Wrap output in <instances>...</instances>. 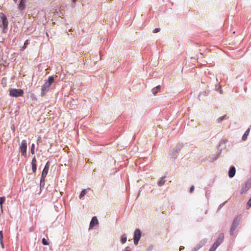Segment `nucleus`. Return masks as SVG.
Here are the masks:
<instances>
[{"label": "nucleus", "instance_id": "ddd939ff", "mask_svg": "<svg viewBox=\"0 0 251 251\" xmlns=\"http://www.w3.org/2000/svg\"><path fill=\"white\" fill-rule=\"evenodd\" d=\"M249 186L248 185V184L247 183H246L244 185V186H243V187L242 188V189H241V193L242 194L246 193L247 191V190L249 189Z\"/></svg>", "mask_w": 251, "mask_h": 251}, {"label": "nucleus", "instance_id": "20e7f679", "mask_svg": "<svg viewBox=\"0 0 251 251\" xmlns=\"http://www.w3.org/2000/svg\"><path fill=\"white\" fill-rule=\"evenodd\" d=\"M26 148H27L26 141L25 140H23L22 141L21 145H20V149L21 151L22 154L25 157L26 155Z\"/></svg>", "mask_w": 251, "mask_h": 251}, {"label": "nucleus", "instance_id": "4468645a", "mask_svg": "<svg viewBox=\"0 0 251 251\" xmlns=\"http://www.w3.org/2000/svg\"><path fill=\"white\" fill-rule=\"evenodd\" d=\"M89 190H90L89 188L83 190L79 195V198L81 199L82 197H83Z\"/></svg>", "mask_w": 251, "mask_h": 251}, {"label": "nucleus", "instance_id": "cd10ccee", "mask_svg": "<svg viewBox=\"0 0 251 251\" xmlns=\"http://www.w3.org/2000/svg\"><path fill=\"white\" fill-rule=\"evenodd\" d=\"M194 186H192L190 188V193H192L194 191Z\"/></svg>", "mask_w": 251, "mask_h": 251}, {"label": "nucleus", "instance_id": "9b49d317", "mask_svg": "<svg viewBox=\"0 0 251 251\" xmlns=\"http://www.w3.org/2000/svg\"><path fill=\"white\" fill-rule=\"evenodd\" d=\"M235 174V168L234 167H230L229 171L228 172V176L230 177H232L234 176Z\"/></svg>", "mask_w": 251, "mask_h": 251}, {"label": "nucleus", "instance_id": "1a4fd4ad", "mask_svg": "<svg viewBox=\"0 0 251 251\" xmlns=\"http://www.w3.org/2000/svg\"><path fill=\"white\" fill-rule=\"evenodd\" d=\"M98 224V221L96 217H93L90 224L89 228H93L95 226Z\"/></svg>", "mask_w": 251, "mask_h": 251}, {"label": "nucleus", "instance_id": "5701e85b", "mask_svg": "<svg viewBox=\"0 0 251 251\" xmlns=\"http://www.w3.org/2000/svg\"><path fill=\"white\" fill-rule=\"evenodd\" d=\"M32 169L33 173L36 171V165H32Z\"/></svg>", "mask_w": 251, "mask_h": 251}, {"label": "nucleus", "instance_id": "a878e982", "mask_svg": "<svg viewBox=\"0 0 251 251\" xmlns=\"http://www.w3.org/2000/svg\"><path fill=\"white\" fill-rule=\"evenodd\" d=\"M160 31V29L159 28H156L153 30V32L155 33Z\"/></svg>", "mask_w": 251, "mask_h": 251}, {"label": "nucleus", "instance_id": "c85d7f7f", "mask_svg": "<svg viewBox=\"0 0 251 251\" xmlns=\"http://www.w3.org/2000/svg\"><path fill=\"white\" fill-rule=\"evenodd\" d=\"M28 44V40H26L25 42V44H24V46Z\"/></svg>", "mask_w": 251, "mask_h": 251}, {"label": "nucleus", "instance_id": "7ed1b4c3", "mask_svg": "<svg viewBox=\"0 0 251 251\" xmlns=\"http://www.w3.org/2000/svg\"><path fill=\"white\" fill-rule=\"evenodd\" d=\"M9 94L12 97H18L23 95L24 91L21 89H12L10 90Z\"/></svg>", "mask_w": 251, "mask_h": 251}, {"label": "nucleus", "instance_id": "393cba45", "mask_svg": "<svg viewBox=\"0 0 251 251\" xmlns=\"http://www.w3.org/2000/svg\"><path fill=\"white\" fill-rule=\"evenodd\" d=\"M2 239H3L2 232V231H0V240L1 241V244L2 245H3V244L2 243Z\"/></svg>", "mask_w": 251, "mask_h": 251}, {"label": "nucleus", "instance_id": "b1692460", "mask_svg": "<svg viewBox=\"0 0 251 251\" xmlns=\"http://www.w3.org/2000/svg\"><path fill=\"white\" fill-rule=\"evenodd\" d=\"M247 206H248V207L247 208H249L250 207H251V198H250V199L248 201V202H247Z\"/></svg>", "mask_w": 251, "mask_h": 251}, {"label": "nucleus", "instance_id": "dca6fc26", "mask_svg": "<svg viewBox=\"0 0 251 251\" xmlns=\"http://www.w3.org/2000/svg\"><path fill=\"white\" fill-rule=\"evenodd\" d=\"M249 131H250V129L249 128L248 130H247L246 131L244 134L243 135L242 139L243 141H245L247 139V136H248L249 133Z\"/></svg>", "mask_w": 251, "mask_h": 251}, {"label": "nucleus", "instance_id": "aec40b11", "mask_svg": "<svg viewBox=\"0 0 251 251\" xmlns=\"http://www.w3.org/2000/svg\"><path fill=\"white\" fill-rule=\"evenodd\" d=\"M217 247L215 245H214L213 244V245L212 246V247L210 249L209 251H215V250L217 249Z\"/></svg>", "mask_w": 251, "mask_h": 251}, {"label": "nucleus", "instance_id": "4be33fe9", "mask_svg": "<svg viewBox=\"0 0 251 251\" xmlns=\"http://www.w3.org/2000/svg\"><path fill=\"white\" fill-rule=\"evenodd\" d=\"M31 164L32 165H36V160L35 157L32 159Z\"/></svg>", "mask_w": 251, "mask_h": 251}, {"label": "nucleus", "instance_id": "39448f33", "mask_svg": "<svg viewBox=\"0 0 251 251\" xmlns=\"http://www.w3.org/2000/svg\"><path fill=\"white\" fill-rule=\"evenodd\" d=\"M240 222V218L239 217H236L232 224L231 228H230V234H232L236 228V227L238 226L239 225V223Z\"/></svg>", "mask_w": 251, "mask_h": 251}, {"label": "nucleus", "instance_id": "2eb2a0df", "mask_svg": "<svg viewBox=\"0 0 251 251\" xmlns=\"http://www.w3.org/2000/svg\"><path fill=\"white\" fill-rule=\"evenodd\" d=\"M4 201H5L4 197H0V206L1 211L2 213L3 212L2 204L4 202Z\"/></svg>", "mask_w": 251, "mask_h": 251}, {"label": "nucleus", "instance_id": "a211bd4d", "mask_svg": "<svg viewBox=\"0 0 251 251\" xmlns=\"http://www.w3.org/2000/svg\"><path fill=\"white\" fill-rule=\"evenodd\" d=\"M164 177L161 178V179L158 182V184L159 186L163 185L165 183V180H164Z\"/></svg>", "mask_w": 251, "mask_h": 251}, {"label": "nucleus", "instance_id": "6e6552de", "mask_svg": "<svg viewBox=\"0 0 251 251\" xmlns=\"http://www.w3.org/2000/svg\"><path fill=\"white\" fill-rule=\"evenodd\" d=\"M224 238V235L223 233H221L219 234L218 239L216 240L215 242L214 243V245L217 246V247L222 243Z\"/></svg>", "mask_w": 251, "mask_h": 251}, {"label": "nucleus", "instance_id": "f257e3e1", "mask_svg": "<svg viewBox=\"0 0 251 251\" xmlns=\"http://www.w3.org/2000/svg\"><path fill=\"white\" fill-rule=\"evenodd\" d=\"M54 82V78L53 76H49L48 80H46L44 84L41 87V95L42 97L45 96V94L49 90L50 86Z\"/></svg>", "mask_w": 251, "mask_h": 251}, {"label": "nucleus", "instance_id": "f03ea898", "mask_svg": "<svg viewBox=\"0 0 251 251\" xmlns=\"http://www.w3.org/2000/svg\"><path fill=\"white\" fill-rule=\"evenodd\" d=\"M0 18L1 22V24L0 25V26L2 28L3 32L6 33L8 25V20L6 17L3 13H0Z\"/></svg>", "mask_w": 251, "mask_h": 251}, {"label": "nucleus", "instance_id": "423d86ee", "mask_svg": "<svg viewBox=\"0 0 251 251\" xmlns=\"http://www.w3.org/2000/svg\"><path fill=\"white\" fill-rule=\"evenodd\" d=\"M141 236V232L140 229H136L134 234V243L137 245Z\"/></svg>", "mask_w": 251, "mask_h": 251}, {"label": "nucleus", "instance_id": "2f4dec72", "mask_svg": "<svg viewBox=\"0 0 251 251\" xmlns=\"http://www.w3.org/2000/svg\"><path fill=\"white\" fill-rule=\"evenodd\" d=\"M181 250H182V248H181V247L179 248V250L181 251Z\"/></svg>", "mask_w": 251, "mask_h": 251}, {"label": "nucleus", "instance_id": "c756f323", "mask_svg": "<svg viewBox=\"0 0 251 251\" xmlns=\"http://www.w3.org/2000/svg\"><path fill=\"white\" fill-rule=\"evenodd\" d=\"M41 140V138L40 137H39L38 139H37V141L39 142V141H40Z\"/></svg>", "mask_w": 251, "mask_h": 251}, {"label": "nucleus", "instance_id": "bb28decb", "mask_svg": "<svg viewBox=\"0 0 251 251\" xmlns=\"http://www.w3.org/2000/svg\"><path fill=\"white\" fill-rule=\"evenodd\" d=\"M225 116L220 117V118H219L218 119V120H218V121L219 122H220L222 121L223 120H224V118H225Z\"/></svg>", "mask_w": 251, "mask_h": 251}, {"label": "nucleus", "instance_id": "9d476101", "mask_svg": "<svg viewBox=\"0 0 251 251\" xmlns=\"http://www.w3.org/2000/svg\"><path fill=\"white\" fill-rule=\"evenodd\" d=\"M26 0H21L18 5V8L20 10H24L25 7Z\"/></svg>", "mask_w": 251, "mask_h": 251}, {"label": "nucleus", "instance_id": "7c9ffc66", "mask_svg": "<svg viewBox=\"0 0 251 251\" xmlns=\"http://www.w3.org/2000/svg\"><path fill=\"white\" fill-rule=\"evenodd\" d=\"M74 2H75L76 0H72Z\"/></svg>", "mask_w": 251, "mask_h": 251}, {"label": "nucleus", "instance_id": "0eeeda50", "mask_svg": "<svg viewBox=\"0 0 251 251\" xmlns=\"http://www.w3.org/2000/svg\"><path fill=\"white\" fill-rule=\"evenodd\" d=\"M49 167H50L49 162H48L46 163V164L45 165V166L42 171V177H41V180H42V179H44L45 178V177H46V176L48 174L49 169Z\"/></svg>", "mask_w": 251, "mask_h": 251}, {"label": "nucleus", "instance_id": "412c9836", "mask_svg": "<svg viewBox=\"0 0 251 251\" xmlns=\"http://www.w3.org/2000/svg\"><path fill=\"white\" fill-rule=\"evenodd\" d=\"M31 153L32 154H34V144H33L31 145Z\"/></svg>", "mask_w": 251, "mask_h": 251}, {"label": "nucleus", "instance_id": "f8f14e48", "mask_svg": "<svg viewBox=\"0 0 251 251\" xmlns=\"http://www.w3.org/2000/svg\"><path fill=\"white\" fill-rule=\"evenodd\" d=\"M160 90V86L158 85L156 87L154 88L152 90V92L154 94V95H156V94L159 92Z\"/></svg>", "mask_w": 251, "mask_h": 251}, {"label": "nucleus", "instance_id": "6ab92c4d", "mask_svg": "<svg viewBox=\"0 0 251 251\" xmlns=\"http://www.w3.org/2000/svg\"><path fill=\"white\" fill-rule=\"evenodd\" d=\"M42 244L44 245H48L49 243L45 238H43L42 241Z\"/></svg>", "mask_w": 251, "mask_h": 251}, {"label": "nucleus", "instance_id": "f3484780", "mask_svg": "<svg viewBox=\"0 0 251 251\" xmlns=\"http://www.w3.org/2000/svg\"><path fill=\"white\" fill-rule=\"evenodd\" d=\"M126 240H127V238H126V235H123L122 237H121V242L123 244H124L126 242Z\"/></svg>", "mask_w": 251, "mask_h": 251}]
</instances>
